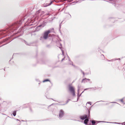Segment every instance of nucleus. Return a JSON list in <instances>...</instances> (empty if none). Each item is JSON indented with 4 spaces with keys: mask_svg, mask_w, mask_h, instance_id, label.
<instances>
[{
    "mask_svg": "<svg viewBox=\"0 0 125 125\" xmlns=\"http://www.w3.org/2000/svg\"><path fill=\"white\" fill-rule=\"evenodd\" d=\"M92 123L93 125H94L95 124V122L94 121L92 120Z\"/></svg>",
    "mask_w": 125,
    "mask_h": 125,
    "instance_id": "nucleus-8",
    "label": "nucleus"
},
{
    "mask_svg": "<svg viewBox=\"0 0 125 125\" xmlns=\"http://www.w3.org/2000/svg\"><path fill=\"white\" fill-rule=\"evenodd\" d=\"M60 45H61V44H60Z\"/></svg>",
    "mask_w": 125,
    "mask_h": 125,
    "instance_id": "nucleus-19",
    "label": "nucleus"
},
{
    "mask_svg": "<svg viewBox=\"0 0 125 125\" xmlns=\"http://www.w3.org/2000/svg\"><path fill=\"white\" fill-rule=\"evenodd\" d=\"M13 115L14 116H15L16 115V111H15L13 112Z\"/></svg>",
    "mask_w": 125,
    "mask_h": 125,
    "instance_id": "nucleus-7",
    "label": "nucleus"
},
{
    "mask_svg": "<svg viewBox=\"0 0 125 125\" xmlns=\"http://www.w3.org/2000/svg\"><path fill=\"white\" fill-rule=\"evenodd\" d=\"M115 123V124H122V125H125V122L124 123Z\"/></svg>",
    "mask_w": 125,
    "mask_h": 125,
    "instance_id": "nucleus-6",
    "label": "nucleus"
},
{
    "mask_svg": "<svg viewBox=\"0 0 125 125\" xmlns=\"http://www.w3.org/2000/svg\"><path fill=\"white\" fill-rule=\"evenodd\" d=\"M69 90L73 93V95L74 96L75 94L74 88L72 87H70L69 88Z\"/></svg>",
    "mask_w": 125,
    "mask_h": 125,
    "instance_id": "nucleus-2",
    "label": "nucleus"
},
{
    "mask_svg": "<svg viewBox=\"0 0 125 125\" xmlns=\"http://www.w3.org/2000/svg\"><path fill=\"white\" fill-rule=\"evenodd\" d=\"M63 112L62 110H60L59 114V116L60 118L62 117L63 115Z\"/></svg>",
    "mask_w": 125,
    "mask_h": 125,
    "instance_id": "nucleus-4",
    "label": "nucleus"
},
{
    "mask_svg": "<svg viewBox=\"0 0 125 125\" xmlns=\"http://www.w3.org/2000/svg\"><path fill=\"white\" fill-rule=\"evenodd\" d=\"M88 121L89 120L87 118L86 119L84 120V123L86 125H87V124L88 122Z\"/></svg>",
    "mask_w": 125,
    "mask_h": 125,
    "instance_id": "nucleus-5",
    "label": "nucleus"
},
{
    "mask_svg": "<svg viewBox=\"0 0 125 125\" xmlns=\"http://www.w3.org/2000/svg\"><path fill=\"white\" fill-rule=\"evenodd\" d=\"M85 80V79H83V81H84Z\"/></svg>",
    "mask_w": 125,
    "mask_h": 125,
    "instance_id": "nucleus-14",
    "label": "nucleus"
},
{
    "mask_svg": "<svg viewBox=\"0 0 125 125\" xmlns=\"http://www.w3.org/2000/svg\"><path fill=\"white\" fill-rule=\"evenodd\" d=\"M49 81V80L46 79V80H44L43 81V82H46V81Z\"/></svg>",
    "mask_w": 125,
    "mask_h": 125,
    "instance_id": "nucleus-10",
    "label": "nucleus"
},
{
    "mask_svg": "<svg viewBox=\"0 0 125 125\" xmlns=\"http://www.w3.org/2000/svg\"><path fill=\"white\" fill-rule=\"evenodd\" d=\"M17 120H19L18 119H17Z\"/></svg>",
    "mask_w": 125,
    "mask_h": 125,
    "instance_id": "nucleus-18",
    "label": "nucleus"
},
{
    "mask_svg": "<svg viewBox=\"0 0 125 125\" xmlns=\"http://www.w3.org/2000/svg\"><path fill=\"white\" fill-rule=\"evenodd\" d=\"M50 32L49 30H48L45 32L44 34V38L45 39H46L48 37V34Z\"/></svg>",
    "mask_w": 125,
    "mask_h": 125,
    "instance_id": "nucleus-1",
    "label": "nucleus"
},
{
    "mask_svg": "<svg viewBox=\"0 0 125 125\" xmlns=\"http://www.w3.org/2000/svg\"><path fill=\"white\" fill-rule=\"evenodd\" d=\"M83 75H84V73L83 72Z\"/></svg>",
    "mask_w": 125,
    "mask_h": 125,
    "instance_id": "nucleus-16",
    "label": "nucleus"
},
{
    "mask_svg": "<svg viewBox=\"0 0 125 125\" xmlns=\"http://www.w3.org/2000/svg\"><path fill=\"white\" fill-rule=\"evenodd\" d=\"M123 100L122 99L121 100H120L122 102H123Z\"/></svg>",
    "mask_w": 125,
    "mask_h": 125,
    "instance_id": "nucleus-13",
    "label": "nucleus"
},
{
    "mask_svg": "<svg viewBox=\"0 0 125 125\" xmlns=\"http://www.w3.org/2000/svg\"><path fill=\"white\" fill-rule=\"evenodd\" d=\"M44 25H41L39 26H38V27H43L44 26Z\"/></svg>",
    "mask_w": 125,
    "mask_h": 125,
    "instance_id": "nucleus-9",
    "label": "nucleus"
},
{
    "mask_svg": "<svg viewBox=\"0 0 125 125\" xmlns=\"http://www.w3.org/2000/svg\"><path fill=\"white\" fill-rule=\"evenodd\" d=\"M90 115H89L88 116V117H87V116L86 115H84L83 116H81L80 117V118L82 120H84L86 118H89V117Z\"/></svg>",
    "mask_w": 125,
    "mask_h": 125,
    "instance_id": "nucleus-3",
    "label": "nucleus"
},
{
    "mask_svg": "<svg viewBox=\"0 0 125 125\" xmlns=\"http://www.w3.org/2000/svg\"><path fill=\"white\" fill-rule=\"evenodd\" d=\"M63 59H62V60H63Z\"/></svg>",
    "mask_w": 125,
    "mask_h": 125,
    "instance_id": "nucleus-17",
    "label": "nucleus"
},
{
    "mask_svg": "<svg viewBox=\"0 0 125 125\" xmlns=\"http://www.w3.org/2000/svg\"><path fill=\"white\" fill-rule=\"evenodd\" d=\"M52 2H51V3H50V4H49V5H50L52 3Z\"/></svg>",
    "mask_w": 125,
    "mask_h": 125,
    "instance_id": "nucleus-15",
    "label": "nucleus"
},
{
    "mask_svg": "<svg viewBox=\"0 0 125 125\" xmlns=\"http://www.w3.org/2000/svg\"><path fill=\"white\" fill-rule=\"evenodd\" d=\"M62 54L63 55H64V52H63V51L62 50Z\"/></svg>",
    "mask_w": 125,
    "mask_h": 125,
    "instance_id": "nucleus-12",
    "label": "nucleus"
},
{
    "mask_svg": "<svg viewBox=\"0 0 125 125\" xmlns=\"http://www.w3.org/2000/svg\"><path fill=\"white\" fill-rule=\"evenodd\" d=\"M87 103L90 104V105H91V103L90 102H87Z\"/></svg>",
    "mask_w": 125,
    "mask_h": 125,
    "instance_id": "nucleus-11",
    "label": "nucleus"
}]
</instances>
